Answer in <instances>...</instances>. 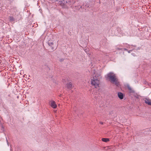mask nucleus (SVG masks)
Here are the masks:
<instances>
[{"label":"nucleus","mask_w":151,"mask_h":151,"mask_svg":"<svg viewBox=\"0 0 151 151\" xmlns=\"http://www.w3.org/2000/svg\"><path fill=\"white\" fill-rule=\"evenodd\" d=\"M92 76L93 78L91 79V83L96 88H97L99 87V79L101 78V76L99 73L95 72L93 74Z\"/></svg>","instance_id":"nucleus-1"},{"label":"nucleus","mask_w":151,"mask_h":151,"mask_svg":"<svg viewBox=\"0 0 151 151\" xmlns=\"http://www.w3.org/2000/svg\"><path fill=\"white\" fill-rule=\"evenodd\" d=\"M106 78L109 79L111 82L114 83L115 85L118 86L119 83L118 81V79L115 74L113 73H110L106 75Z\"/></svg>","instance_id":"nucleus-2"},{"label":"nucleus","mask_w":151,"mask_h":151,"mask_svg":"<svg viewBox=\"0 0 151 151\" xmlns=\"http://www.w3.org/2000/svg\"><path fill=\"white\" fill-rule=\"evenodd\" d=\"M50 105L51 107L54 109L56 108L57 106L55 102L53 101H50Z\"/></svg>","instance_id":"nucleus-3"},{"label":"nucleus","mask_w":151,"mask_h":151,"mask_svg":"<svg viewBox=\"0 0 151 151\" xmlns=\"http://www.w3.org/2000/svg\"><path fill=\"white\" fill-rule=\"evenodd\" d=\"M145 102L148 105H151V100L149 99H145Z\"/></svg>","instance_id":"nucleus-4"},{"label":"nucleus","mask_w":151,"mask_h":151,"mask_svg":"<svg viewBox=\"0 0 151 151\" xmlns=\"http://www.w3.org/2000/svg\"><path fill=\"white\" fill-rule=\"evenodd\" d=\"M118 96L120 99H122L123 98V94L121 92L118 93Z\"/></svg>","instance_id":"nucleus-5"},{"label":"nucleus","mask_w":151,"mask_h":151,"mask_svg":"<svg viewBox=\"0 0 151 151\" xmlns=\"http://www.w3.org/2000/svg\"><path fill=\"white\" fill-rule=\"evenodd\" d=\"M48 45L52 47V49L53 50L56 47H54V46H52L54 45V43L52 42H48Z\"/></svg>","instance_id":"nucleus-6"},{"label":"nucleus","mask_w":151,"mask_h":151,"mask_svg":"<svg viewBox=\"0 0 151 151\" xmlns=\"http://www.w3.org/2000/svg\"><path fill=\"white\" fill-rule=\"evenodd\" d=\"M102 140L104 142H107L109 141V139L107 138H103Z\"/></svg>","instance_id":"nucleus-7"},{"label":"nucleus","mask_w":151,"mask_h":151,"mask_svg":"<svg viewBox=\"0 0 151 151\" xmlns=\"http://www.w3.org/2000/svg\"><path fill=\"white\" fill-rule=\"evenodd\" d=\"M67 88H70L72 87V84L71 83H68L67 85Z\"/></svg>","instance_id":"nucleus-8"},{"label":"nucleus","mask_w":151,"mask_h":151,"mask_svg":"<svg viewBox=\"0 0 151 151\" xmlns=\"http://www.w3.org/2000/svg\"><path fill=\"white\" fill-rule=\"evenodd\" d=\"M10 21L11 22L13 21L14 20V18L12 17H9Z\"/></svg>","instance_id":"nucleus-9"},{"label":"nucleus","mask_w":151,"mask_h":151,"mask_svg":"<svg viewBox=\"0 0 151 151\" xmlns=\"http://www.w3.org/2000/svg\"><path fill=\"white\" fill-rule=\"evenodd\" d=\"M100 124H103V122H100Z\"/></svg>","instance_id":"nucleus-10"}]
</instances>
